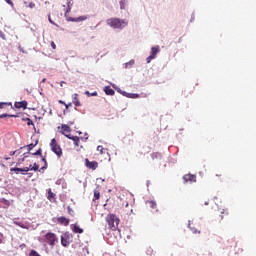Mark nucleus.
Segmentation results:
<instances>
[{"instance_id": "nucleus-19", "label": "nucleus", "mask_w": 256, "mask_h": 256, "mask_svg": "<svg viewBox=\"0 0 256 256\" xmlns=\"http://www.w3.org/2000/svg\"><path fill=\"white\" fill-rule=\"evenodd\" d=\"M104 93H106L107 95H115V90H113V88H111L110 86H106L104 88Z\"/></svg>"}, {"instance_id": "nucleus-38", "label": "nucleus", "mask_w": 256, "mask_h": 256, "mask_svg": "<svg viewBox=\"0 0 256 256\" xmlns=\"http://www.w3.org/2000/svg\"><path fill=\"white\" fill-rule=\"evenodd\" d=\"M50 45H51L52 49H57V45H55V42L52 41Z\"/></svg>"}, {"instance_id": "nucleus-22", "label": "nucleus", "mask_w": 256, "mask_h": 256, "mask_svg": "<svg viewBox=\"0 0 256 256\" xmlns=\"http://www.w3.org/2000/svg\"><path fill=\"white\" fill-rule=\"evenodd\" d=\"M97 151H99L100 155H104L105 153L109 155V152H107V149H105L103 146H98Z\"/></svg>"}, {"instance_id": "nucleus-15", "label": "nucleus", "mask_w": 256, "mask_h": 256, "mask_svg": "<svg viewBox=\"0 0 256 256\" xmlns=\"http://www.w3.org/2000/svg\"><path fill=\"white\" fill-rule=\"evenodd\" d=\"M10 171H15L16 173H22V175H25L29 171V168H11Z\"/></svg>"}, {"instance_id": "nucleus-27", "label": "nucleus", "mask_w": 256, "mask_h": 256, "mask_svg": "<svg viewBox=\"0 0 256 256\" xmlns=\"http://www.w3.org/2000/svg\"><path fill=\"white\" fill-rule=\"evenodd\" d=\"M94 199L96 200L101 199V193L98 190L94 191Z\"/></svg>"}, {"instance_id": "nucleus-37", "label": "nucleus", "mask_w": 256, "mask_h": 256, "mask_svg": "<svg viewBox=\"0 0 256 256\" xmlns=\"http://www.w3.org/2000/svg\"><path fill=\"white\" fill-rule=\"evenodd\" d=\"M0 38L5 39V33H3V31H1V30H0Z\"/></svg>"}, {"instance_id": "nucleus-10", "label": "nucleus", "mask_w": 256, "mask_h": 256, "mask_svg": "<svg viewBox=\"0 0 256 256\" xmlns=\"http://www.w3.org/2000/svg\"><path fill=\"white\" fill-rule=\"evenodd\" d=\"M67 21H70L72 23H81V21H87V16H80L77 18L68 17Z\"/></svg>"}, {"instance_id": "nucleus-11", "label": "nucleus", "mask_w": 256, "mask_h": 256, "mask_svg": "<svg viewBox=\"0 0 256 256\" xmlns=\"http://www.w3.org/2000/svg\"><path fill=\"white\" fill-rule=\"evenodd\" d=\"M47 199L51 203H55V201H57V195L55 193H53V190H51V188L48 189Z\"/></svg>"}, {"instance_id": "nucleus-44", "label": "nucleus", "mask_w": 256, "mask_h": 256, "mask_svg": "<svg viewBox=\"0 0 256 256\" xmlns=\"http://www.w3.org/2000/svg\"><path fill=\"white\" fill-rule=\"evenodd\" d=\"M135 63L134 61H130L129 63H126V67H129V65H133Z\"/></svg>"}, {"instance_id": "nucleus-32", "label": "nucleus", "mask_w": 256, "mask_h": 256, "mask_svg": "<svg viewBox=\"0 0 256 256\" xmlns=\"http://www.w3.org/2000/svg\"><path fill=\"white\" fill-rule=\"evenodd\" d=\"M42 161L44 162V166L41 169H47V160L44 157H42Z\"/></svg>"}, {"instance_id": "nucleus-43", "label": "nucleus", "mask_w": 256, "mask_h": 256, "mask_svg": "<svg viewBox=\"0 0 256 256\" xmlns=\"http://www.w3.org/2000/svg\"><path fill=\"white\" fill-rule=\"evenodd\" d=\"M26 169H28V171H33V165H30L29 167H26Z\"/></svg>"}, {"instance_id": "nucleus-4", "label": "nucleus", "mask_w": 256, "mask_h": 256, "mask_svg": "<svg viewBox=\"0 0 256 256\" xmlns=\"http://www.w3.org/2000/svg\"><path fill=\"white\" fill-rule=\"evenodd\" d=\"M50 148H51V151L54 152L55 155H57V157L63 156V149L61 148V145L57 143V140L55 138H53L50 141Z\"/></svg>"}, {"instance_id": "nucleus-30", "label": "nucleus", "mask_w": 256, "mask_h": 256, "mask_svg": "<svg viewBox=\"0 0 256 256\" xmlns=\"http://www.w3.org/2000/svg\"><path fill=\"white\" fill-rule=\"evenodd\" d=\"M5 117H17V115H11V114H1L0 119H5Z\"/></svg>"}, {"instance_id": "nucleus-49", "label": "nucleus", "mask_w": 256, "mask_h": 256, "mask_svg": "<svg viewBox=\"0 0 256 256\" xmlns=\"http://www.w3.org/2000/svg\"><path fill=\"white\" fill-rule=\"evenodd\" d=\"M46 81H47V79L44 78V79L42 80V83H45Z\"/></svg>"}, {"instance_id": "nucleus-54", "label": "nucleus", "mask_w": 256, "mask_h": 256, "mask_svg": "<svg viewBox=\"0 0 256 256\" xmlns=\"http://www.w3.org/2000/svg\"><path fill=\"white\" fill-rule=\"evenodd\" d=\"M221 220H223V215H221Z\"/></svg>"}, {"instance_id": "nucleus-21", "label": "nucleus", "mask_w": 256, "mask_h": 256, "mask_svg": "<svg viewBox=\"0 0 256 256\" xmlns=\"http://www.w3.org/2000/svg\"><path fill=\"white\" fill-rule=\"evenodd\" d=\"M146 204L150 209H157V202L153 200L147 201Z\"/></svg>"}, {"instance_id": "nucleus-14", "label": "nucleus", "mask_w": 256, "mask_h": 256, "mask_svg": "<svg viewBox=\"0 0 256 256\" xmlns=\"http://www.w3.org/2000/svg\"><path fill=\"white\" fill-rule=\"evenodd\" d=\"M62 129V135H65V137H67V135H71L69 133H71V128L67 125V124H63L61 126Z\"/></svg>"}, {"instance_id": "nucleus-29", "label": "nucleus", "mask_w": 256, "mask_h": 256, "mask_svg": "<svg viewBox=\"0 0 256 256\" xmlns=\"http://www.w3.org/2000/svg\"><path fill=\"white\" fill-rule=\"evenodd\" d=\"M33 155L35 156L40 155V157H43V150L39 148L35 153H33Z\"/></svg>"}, {"instance_id": "nucleus-42", "label": "nucleus", "mask_w": 256, "mask_h": 256, "mask_svg": "<svg viewBox=\"0 0 256 256\" xmlns=\"http://www.w3.org/2000/svg\"><path fill=\"white\" fill-rule=\"evenodd\" d=\"M63 85H67V82L61 81V82H60V87H63Z\"/></svg>"}, {"instance_id": "nucleus-20", "label": "nucleus", "mask_w": 256, "mask_h": 256, "mask_svg": "<svg viewBox=\"0 0 256 256\" xmlns=\"http://www.w3.org/2000/svg\"><path fill=\"white\" fill-rule=\"evenodd\" d=\"M5 107L13 109V104L11 102H0V109H5Z\"/></svg>"}, {"instance_id": "nucleus-1", "label": "nucleus", "mask_w": 256, "mask_h": 256, "mask_svg": "<svg viewBox=\"0 0 256 256\" xmlns=\"http://www.w3.org/2000/svg\"><path fill=\"white\" fill-rule=\"evenodd\" d=\"M106 23L112 29H124V27H127L128 25V22L126 20L119 19V18L107 19Z\"/></svg>"}, {"instance_id": "nucleus-48", "label": "nucleus", "mask_w": 256, "mask_h": 256, "mask_svg": "<svg viewBox=\"0 0 256 256\" xmlns=\"http://www.w3.org/2000/svg\"><path fill=\"white\" fill-rule=\"evenodd\" d=\"M125 207H129V202H126Z\"/></svg>"}, {"instance_id": "nucleus-41", "label": "nucleus", "mask_w": 256, "mask_h": 256, "mask_svg": "<svg viewBox=\"0 0 256 256\" xmlns=\"http://www.w3.org/2000/svg\"><path fill=\"white\" fill-rule=\"evenodd\" d=\"M221 213L222 215H226V216L229 215V212L227 210H223Z\"/></svg>"}, {"instance_id": "nucleus-16", "label": "nucleus", "mask_w": 256, "mask_h": 256, "mask_svg": "<svg viewBox=\"0 0 256 256\" xmlns=\"http://www.w3.org/2000/svg\"><path fill=\"white\" fill-rule=\"evenodd\" d=\"M159 51H161V49L159 48V46H153L151 48V56H153V58L155 59L157 57V53H159Z\"/></svg>"}, {"instance_id": "nucleus-31", "label": "nucleus", "mask_w": 256, "mask_h": 256, "mask_svg": "<svg viewBox=\"0 0 256 256\" xmlns=\"http://www.w3.org/2000/svg\"><path fill=\"white\" fill-rule=\"evenodd\" d=\"M30 256H41L40 254H38V252L37 251H35V250H31V252H30Z\"/></svg>"}, {"instance_id": "nucleus-53", "label": "nucleus", "mask_w": 256, "mask_h": 256, "mask_svg": "<svg viewBox=\"0 0 256 256\" xmlns=\"http://www.w3.org/2000/svg\"><path fill=\"white\" fill-rule=\"evenodd\" d=\"M10 155H15V154H13V152H10Z\"/></svg>"}, {"instance_id": "nucleus-2", "label": "nucleus", "mask_w": 256, "mask_h": 256, "mask_svg": "<svg viewBox=\"0 0 256 256\" xmlns=\"http://www.w3.org/2000/svg\"><path fill=\"white\" fill-rule=\"evenodd\" d=\"M119 221V218H117L115 214H108L106 216V222L111 231H117V229H119Z\"/></svg>"}, {"instance_id": "nucleus-45", "label": "nucleus", "mask_w": 256, "mask_h": 256, "mask_svg": "<svg viewBox=\"0 0 256 256\" xmlns=\"http://www.w3.org/2000/svg\"><path fill=\"white\" fill-rule=\"evenodd\" d=\"M91 96H92V97H97V92H93V93L91 94Z\"/></svg>"}, {"instance_id": "nucleus-13", "label": "nucleus", "mask_w": 256, "mask_h": 256, "mask_svg": "<svg viewBox=\"0 0 256 256\" xmlns=\"http://www.w3.org/2000/svg\"><path fill=\"white\" fill-rule=\"evenodd\" d=\"M66 137L68 139H71V141H73L75 147H79V141H81V139H83L78 136H71V135H66Z\"/></svg>"}, {"instance_id": "nucleus-52", "label": "nucleus", "mask_w": 256, "mask_h": 256, "mask_svg": "<svg viewBox=\"0 0 256 256\" xmlns=\"http://www.w3.org/2000/svg\"><path fill=\"white\" fill-rule=\"evenodd\" d=\"M85 94H86V95H89V91H86Z\"/></svg>"}, {"instance_id": "nucleus-3", "label": "nucleus", "mask_w": 256, "mask_h": 256, "mask_svg": "<svg viewBox=\"0 0 256 256\" xmlns=\"http://www.w3.org/2000/svg\"><path fill=\"white\" fill-rule=\"evenodd\" d=\"M44 241L51 248H54L57 243H59V238H57V234L53 232H47L44 236Z\"/></svg>"}, {"instance_id": "nucleus-6", "label": "nucleus", "mask_w": 256, "mask_h": 256, "mask_svg": "<svg viewBox=\"0 0 256 256\" xmlns=\"http://www.w3.org/2000/svg\"><path fill=\"white\" fill-rule=\"evenodd\" d=\"M73 240V235L69 232L64 233L61 236V245L62 247H68L71 245V241Z\"/></svg>"}, {"instance_id": "nucleus-28", "label": "nucleus", "mask_w": 256, "mask_h": 256, "mask_svg": "<svg viewBox=\"0 0 256 256\" xmlns=\"http://www.w3.org/2000/svg\"><path fill=\"white\" fill-rule=\"evenodd\" d=\"M127 5V0H120V9H125Z\"/></svg>"}, {"instance_id": "nucleus-12", "label": "nucleus", "mask_w": 256, "mask_h": 256, "mask_svg": "<svg viewBox=\"0 0 256 256\" xmlns=\"http://www.w3.org/2000/svg\"><path fill=\"white\" fill-rule=\"evenodd\" d=\"M27 105H28L27 101L23 100L21 102H15L14 107L16 109H27Z\"/></svg>"}, {"instance_id": "nucleus-26", "label": "nucleus", "mask_w": 256, "mask_h": 256, "mask_svg": "<svg viewBox=\"0 0 256 256\" xmlns=\"http://www.w3.org/2000/svg\"><path fill=\"white\" fill-rule=\"evenodd\" d=\"M152 159H161V153L154 152L151 154Z\"/></svg>"}, {"instance_id": "nucleus-8", "label": "nucleus", "mask_w": 256, "mask_h": 256, "mask_svg": "<svg viewBox=\"0 0 256 256\" xmlns=\"http://www.w3.org/2000/svg\"><path fill=\"white\" fill-rule=\"evenodd\" d=\"M85 166L87 169H91L92 171H95L97 167H99V163L97 161H89L87 158L85 159Z\"/></svg>"}, {"instance_id": "nucleus-55", "label": "nucleus", "mask_w": 256, "mask_h": 256, "mask_svg": "<svg viewBox=\"0 0 256 256\" xmlns=\"http://www.w3.org/2000/svg\"><path fill=\"white\" fill-rule=\"evenodd\" d=\"M194 233H197V230H194Z\"/></svg>"}, {"instance_id": "nucleus-33", "label": "nucleus", "mask_w": 256, "mask_h": 256, "mask_svg": "<svg viewBox=\"0 0 256 256\" xmlns=\"http://www.w3.org/2000/svg\"><path fill=\"white\" fill-rule=\"evenodd\" d=\"M33 171H39V165L37 163H34L32 166Z\"/></svg>"}, {"instance_id": "nucleus-25", "label": "nucleus", "mask_w": 256, "mask_h": 256, "mask_svg": "<svg viewBox=\"0 0 256 256\" xmlns=\"http://www.w3.org/2000/svg\"><path fill=\"white\" fill-rule=\"evenodd\" d=\"M23 149H25V147H21L20 149L13 151V155H15L16 157H19V155H21V153H23Z\"/></svg>"}, {"instance_id": "nucleus-24", "label": "nucleus", "mask_w": 256, "mask_h": 256, "mask_svg": "<svg viewBox=\"0 0 256 256\" xmlns=\"http://www.w3.org/2000/svg\"><path fill=\"white\" fill-rule=\"evenodd\" d=\"M25 7H28L29 9H35V3L33 2H24Z\"/></svg>"}, {"instance_id": "nucleus-17", "label": "nucleus", "mask_w": 256, "mask_h": 256, "mask_svg": "<svg viewBox=\"0 0 256 256\" xmlns=\"http://www.w3.org/2000/svg\"><path fill=\"white\" fill-rule=\"evenodd\" d=\"M73 103L76 107H81V101H79V94L73 95Z\"/></svg>"}, {"instance_id": "nucleus-47", "label": "nucleus", "mask_w": 256, "mask_h": 256, "mask_svg": "<svg viewBox=\"0 0 256 256\" xmlns=\"http://www.w3.org/2000/svg\"><path fill=\"white\" fill-rule=\"evenodd\" d=\"M59 103L65 105V102H63L62 100H60Z\"/></svg>"}, {"instance_id": "nucleus-39", "label": "nucleus", "mask_w": 256, "mask_h": 256, "mask_svg": "<svg viewBox=\"0 0 256 256\" xmlns=\"http://www.w3.org/2000/svg\"><path fill=\"white\" fill-rule=\"evenodd\" d=\"M6 1V3L8 4V5H11V7H13V1H11V0H5Z\"/></svg>"}, {"instance_id": "nucleus-18", "label": "nucleus", "mask_w": 256, "mask_h": 256, "mask_svg": "<svg viewBox=\"0 0 256 256\" xmlns=\"http://www.w3.org/2000/svg\"><path fill=\"white\" fill-rule=\"evenodd\" d=\"M71 227L74 233H83V229L78 224L71 225Z\"/></svg>"}, {"instance_id": "nucleus-50", "label": "nucleus", "mask_w": 256, "mask_h": 256, "mask_svg": "<svg viewBox=\"0 0 256 256\" xmlns=\"http://www.w3.org/2000/svg\"><path fill=\"white\" fill-rule=\"evenodd\" d=\"M216 177H221V174H216Z\"/></svg>"}, {"instance_id": "nucleus-40", "label": "nucleus", "mask_w": 256, "mask_h": 256, "mask_svg": "<svg viewBox=\"0 0 256 256\" xmlns=\"http://www.w3.org/2000/svg\"><path fill=\"white\" fill-rule=\"evenodd\" d=\"M48 21H49V23H51L52 25L55 24V23L53 22V20H51V15H48Z\"/></svg>"}, {"instance_id": "nucleus-7", "label": "nucleus", "mask_w": 256, "mask_h": 256, "mask_svg": "<svg viewBox=\"0 0 256 256\" xmlns=\"http://www.w3.org/2000/svg\"><path fill=\"white\" fill-rule=\"evenodd\" d=\"M184 183H197V176L194 174H185L183 176Z\"/></svg>"}, {"instance_id": "nucleus-9", "label": "nucleus", "mask_w": 256, "mask_h": 256, "mask_svg": "<svg viewBox=\"0 0 256 256\" xmlns=\"http://www.w3.org/2000/svg\"><path fill=\"white\" fill-rule=\"evenodd\" d=\"M56 220H57V223H59L60 225H64V227L69 226V223H70L69 218L60 216V217L56 218Z\"/></svg>"}, {"instance_id": "nucleus-46", "label": "nucleus", "mask_w": 256, "mask_h": 256, "mask_svg": "<svg viewBox=\"0 0 256 256\" xmlns=\"http://www.w3.org/2000/svg\"><path fill=\"white\" fill-rule=\"evenodd\" d=\"M66 109H69V107H71V103L70 104H65Z\"/></svg>"}, {"instance_id": "nucleus-36", "label": "nucleus", "mask_w": 256, "mask_h": 256, "mask_svg": "<svg viewBox=\"0 0 256 256\" xmlns=\"http://www.w3.org/2000/svg\"><path fill=\"white\" fill-rule=\"evenodd\" d=\"M27 125L28 126L33 125V120H31L30 118H27Z\"/></svg>"}, {"instance_id": "nucleus-23", "label": "nucleus", "mask_w": 256, "mask_h": 256, "mask_svg": "<svg viewBox=\"0 0 256 256\" xmlns=\"http://www.w3.org/2000/svg\"><path fill=\"white\" fill-rule=\"evenodd\" d=\"M129 99H139L140 95L135 93H129L126 95Z\"/></svg>"}, {"instance_id": "nucleus-35", "label": "nucleus", "mask_w": 256, "mask_h": 256, "mask_svg": "<svg viewBox=\"0 0 256 256\" xmlns=\"http://www.w3.org/2000/svg\"><path fill=\"white\" fill-rule=\"evenodd\" d=\"M68 13H71V6H69V5H68V8H67V10L65 12V17H67Z\"/></svg>"}, {"instance_id": "nucleus-51", "label": "nucleus", "mask_w": 256, "mask_h": 256, "mask_svg": "<svg viewBox=\"0 0 256 256\" xmlns=\"http://www.w3.org/2000/svg\"><path fill=\"white\" fill-rule=\"evenodd\" d=\"M204 205H209V202H204Z\"/></svg>"}, {"instance_id": "nucleus-5", "label": "nucleus", "mask_w": 256, "mask_h": 256, "mask_svg": "<svg viewBox=\"0 0 256 256\" xmlns=\"http://www.w3.org/2000/svg\"><path fill=\"white\" fill-rule=\"evenodd\" d=\"M38 143H39V140H36L35 144L31 143V144L24 146V149H25V147H27L28 152H24L22 154V158H18V163H23V161H25V159H27V157H29V155H31L32 149L34 147H37Z\"/></svg>"}, {"instance_id": "nucleus-34", "label": "nucleus", "mask_w": 256, "mask_h": 256, "mask_svg": "<svg viewBox=\"0 0 256 256\" xmlns=\"http://www.w3.org/2000/svg\"><path fill=\"white\" fill-rule=\"evenodd\" d=\"M153 59H155V58L153 56H151V54H150V56L147 57L146 62L151 63V61H153Z\"/></svg>"}]
</instances>
